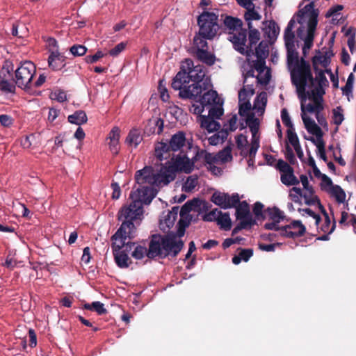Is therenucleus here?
Instances as JSON below:
<instances>
[{"label":"nucleus","instance_id":"obj_1","mask_svg":"<svg viewBox=\"0 0 356 356\" xmlns=\"http://www.w3.org/2000/svg\"><path fill=\"white\" fill-rule=\"evenodd\" d=\"M287 63L291 70V83L296 88L300 101L301 118L305 127L312 134V69L304 57L299 58L294 47H286Z\"/></svg>","mask_w":356,"mask_h":356},{"label":"nucleus","instance_id":"obj_2","mask_svg":"<svg viewBox=\"0 0 356 356\" xmlns=\"http://www.w3.org/2000/svg\"><path fill=\"white\" fill-rule=\"evenodd\" d=\"M156 195V191L151 187H139L131 191L129 198L131 202L123 205L118 211V220L122 225L111 236V241L118 238H134L137 234V227L143 218V204H149Z\"/></svg>","mask_w":356,"mask_h":356},{"label":"nucleus","instance_id":"obj_3","mask_svg":"<svg viewBox=\"0 0 356 356\" xmlns=\"http://www.w3.org/2000/svg\"><path fill=\"white\" fill-rule=\"evenodd\" d=\"M172 88L179 90V97L184 99L196 100L202 92L211 86V80L206 76L203 65H194L193 61L186 58L180 65L179 71L172 79Z\"/></svg>","mask_w":356,"mask_h":356},{"label":"nucleus","instance_id":"obj_4","mask_svg":"<svg viewBox=\"0 0 356 356\" xmlns=\"http://www.w3.org/2000/svg\"><path fill=\"white\" fill-rule=\"evenodd\" d=\"M220 35L229 33V40L232 42L234 48L241 54L246 51L245 42H247V30L243 29V22L241 19L220 14L219 16Z\"/></svg>","mask_w":356,"mask_h":356},{"label":"nucleus","instance_id":"obj_5","mask_svg":"<svg viewBox=\"0 0 356 356\" xmlns=\"http://www.w3.org/2000/svg\"><path fill=\"white\" fill-rule=\"evenodd\" d=\"M175 178L174 174L168 166L162 165L159 170L155 172L152 166H145L143 169L136 171L135 175L136 182L140 187H160L168 185ZM157 192V191L156 190Z\"/></svg>","mask_w":356,"mask_h":356},{"label":"nucleus","instance_id":"obj_6","mask_svg":"<svg viewBox=\"0 0 356 356\" xmlns=\"http://www.w3.org/2000/svg\"><path fill=\"white\" fill-rule=\"evenodd\" d=\"M297 22L300 24L297 30V35L305 41L302 53L305 57L312 47V2L298 10Z\"/></svg>","mask_w":356,"mask_h":356},{"label":"nucleus","instance_id":"obj_7","mask_svg":"<svg viewBox=\"0 0 356 356\" xmlns=\"http://www.w3.org/2000/svg\"><path fill=\"white\" fill-rule=\"evenodd\" d=\"M219 10L203 11L197 18L198 31L205 38H215L220 35Z\"/></svg>","mask_w":356,"mask_h":356},{"label":"nucleus","instance_id":"obj_8","mask_svg":"<svg viewBox=\"0 0 356 356\" xmlns=\"http://www.w3.org/2000/svg\"><path fill=\"white\" fill-rule=\"evenodd\" d=\"M186 138L184 131H179L173 134L169 140L161 141L155 147L156 158L163 161L170 156V152H183V148L186 146Z\"/></svg>","mask_w":356,"mask_h":356},{"label":"nucleus","instance_id":"obj_9","mask_svg":"<svg viewBox=\"0 0 356 356\" xmlns=\"http://www.w3.org/2000/svg\"><path fill=\"white\" fill-rule=\"evenodd\" d=\"M36 73L35 64L29 60L20 63L16 70H14L13 81L15 87L28 91L33 88V78Z\"/></svg>","mask_w":356,"mask_h":356},{"label":"nucleus","instance_id":"obj_10","mask_svg":"<svg viewBox=\"0 0 356 356\" xmlns=\"http://www.w3.org/2000/svg\"><path fill=\"white\" fill-rule=\"evenodd\" d=\"M316 204L324 217V220L322 222L320 215L313 212V219L315 220L317 232L318 233H320L321 232L323 233L321 236H318L316 240L327 241L329 239V235L334 230L336 222L334 220L333 224L332 225H330L331 221L328 213L323 206L321 204L318 196L313 195V205Z\"/></svg>","mask_w":356,"mask_h":356},{"label":"nucleus","instance_id":"obj_11","mask_svg":"<svg viewBox=\"0 0 356 356\" xmlns=\"http://www.w3.org/2000/svg\"><path fill=\"white\" fill-rule=\"evenodd\" d=\"M127 238H118L117 241H112V250L115 261L117 266L121 268H127L132 263L128 254L132 250V246L135 245L134 242H126Z\"/></svg>","mask_w":356,"mask_h":356},{"label":"nucleus","instance_id":"obj_12","mask_svg":"<svg viewBox=\"0 0 356 356\" xmlns=\"http://www.w3.org/2000/svg\"><path fill=\"white\" fill-rule=\"evenodd\" d=\"M199 152L191 160L186 154L179 152V154L174 156L172 158L173 161L172 164L168 167L172 170V172L175 174L176 172H184L185 173H191L193 170L194 163L197 160Z\"/></svg>","mask_w":356,"mask_h":356},{"label":"nucleus","instance_id":"obj_13","mask_svg":"<svg viewBox=\"0 0 356 356\" xmlns=\"http://www.w3.org/2000/svg\"><path fill=\"white\" fill-rule=\"evenodd\" d=\"M14 69L10 61H6L0 70V90L6 93H15V85L13 81Z\"/></svg>","mask_w":356,"mask_h":356},{"label":"nucleus","instance_id":"obj_14","mask_svg":"<svg viewBox=\"0 0 356 356\" xmlns=\"http://www.w3.org/2000/svg\"><path fill=\"white\" fill-rule=\"evenodd\" d=\"M211 201L220 208L227 209L236 207L239 202V195L238 193H233L230 196L228 193L216 191L212 195Z\"/></svg>","mask_w":356,"mask_h":356},{"label":"nucleus","instance_id":"obj_15","mask_svg":"<svg viewBox=\"0 0 356 356\" xmlns=\"http://www.w3.org/2000/svg\"><path fill=\"white\" fill-rule=\"evenodd\" d=\"M168 257V253H165L163 249V237L160 235L153 234L148 243L147 258L154 259L158 257L164 259Z\"/></svg>","mask_w":356,"mask_h":356},{"label":"nucleus","instance_id":"obj_16","mask_svg":"<svg viewBox=\"0 0 356 356\" xmlns=\"http://www.w3.org/2000/svg\"><path fill=\"white\" fill-rule=\"evenodd\" d=\"M305 232V227L300 221L294 220L290 224L282 227L280 235L287 238H294L302 236Z\"/></svg>","mask_w":356,"mask_h":356},{"label":"nucleus","instance_id":"obj_17","mask_svg":"<svg viewBox=\"0 0 356 356\" xmlns=\"http://www.w3.org/2000/svg\"><path fill=\"white\" fill-rule=\"evenodd\" d=\"M315 77H313V90L317 95L325 94L326 88L329 87V81L324 74L323 70L314 68Z\"/></svg>","mask_w":356,"mask_h":356},{"label":"nucleus","instance_id":"obj_18","mask_svg":"<svg viewBox=\"0 0 356 356\" xmlns=\"http://www.w3.org/2000/svg\"><path fill=\"white\" fill-rule=\"evenodd\" d=\"M184 247V242L181 240H177L175 236L163 237V249L168 256L172 254L176 257Z\"/></svg>","mask_w":356,"mask_h":356},{"label":"nucleus","instance_id":"obj_19","mask_svg":"<svg viewBox=\"0 0 356 356\" xmlns=\"http://www.w3.org/2000/svg\"><path fill=\"white\" fill-rule=\"evenodd\" d=\"M334 56L332 49L323 48L321 51H316L313 56V69L318 68L316 65L320 64L322 67H329L331 63V58Z\"/></svg>","mask_w":356,"mask_h":356},{"label":"nucleus","instance_id":"obj_20","mask_svg":"<svg viewBox=\"0 0 356 356\" xmlns=\"http://www.w3.org/2000/svg\"><path fill=\"white\" fill-rule=\"evenodd\" d=\"M66 56L58 50L52 51L48 58V64L53 70H59L65 66Z\"/></svg>","mask_w":356,"mask_h":356},{"label":"nucleus","instance_id":"obj_21","mask_svg":"<svg viewBox=\"0 0 356 356\" xmlns=\"http://www.w3.org/2000/svg\"><path fill=\"white\" fill-rule=\"evenodd\" d=\"M200 102L203 106H213L220 104V98L216 91L209 90L205 92L203 95L198 97Z\"/></svg>","mask_w":356,"mask_h":356},{"label":"nucleus","instance_id":"obj_22","mask_svg":"<svg viewBox=\"0 0 356 356\" xmlns=\"http://www.w3.org/2000/svg\"><path fill=\"white\" fill-rule=\"evenodd\" d=\"M289 196L294 202H301L303 200L305 204H312V195L307 193H303L300 188L293 187L291 189Z\"/></svg>","mask_w":356,"mask_h":356},{"label":"nucleus","instance_id":"obj_23","mask_svg":"<svg viewBox=\"0 0 356 356\" xmlns=\"http://www.w3.org/2000/svg\"><path fill=\"white\" fill-rule=\"evenodd\" d=\"M143 140V138L141 135L140 131L138 129H132L129 132L126 138L125 143L129 146H134V147H137Z\"/></svg>","mask_w":356,"mask_h":356},{"label":"nucleus","instance_id":"obj_24","mask_svg":"<svg viewBox=\"0 0 356 356\" xmlns=\"http://www.w3.org/2000/svg\"><path fill=\"white\" fill-rule=\"evenodd\" d=\"M316 136V139L313 138V143L318 148V151L325 149V142L323 139V132L318 124L313 120V136Z\"/></svg>","mask_w":356,"mask_h":356},{"label":"nucleus","instance_id":"obj_25","mask_svg":"<svg viewBox=\"0 0 356 356\" xmlns=\"http://www.w3.org/2000/svg\"><path fill=\"white\" fill-rule=\"evenodd\" d=\"M201 127L211 133L218 131L220 128V124L212 118L201 115Z\"/></svg>","mask_w":356,"mask_h":356},{"label":"nucleus","instance_id":"obj_26","mask_svg":"<svg viewBox=\"0 0 356 356\" xmlns=\"http://www.w3.org/2000/svg\"><path fill=\"white\" fill-rule=\"evenodd\" d=\"M196 57L202 63L211 66L215 63L216 56L207 49H199L195 51Z\"/></svg>","mask_w":356,"mask_h":356},{"label":"nucleus","instance_id":"obj_27","mask_svg":"<svg viewBox=\"0 0 356 356\" xmlns=\"http://www.w3.org/2000/svg\"><path fill=\"white\" fill-rule=\"evenodd\" d=\"M260 40V33L257 30H251L248 32V41L249 43L247 45L245 44L246 51L243 54L250 56L252 53V47L255 45Z\"/></svg>","mask_w":356,"mask_h":356},{"label":"nucleus","instance_id":"obj_28","mask_svg":"<svg viewBox=\"0 0 356 356\" xmlns=\"http://www.w3.org/2000/svg\"><path fill=\"white\" fill-rule=\"evenodd\" d=\"M68 122L76 125H81L87 122L88 118L85 111L79 110L70 115L67 118Z\"/></svg>","mask_w":356,"mask_h":356},{"label":"nucleus","instance_id":"obj_29","mask_svg":"<svg viewBox=\"0 0 356 356\" xmlns=\"http://www.w3.org/2000/svg\"><path fill=\"white\" fill-rule=\"evenodd\" d=\"M245 122L250 128L252 135V138H255L256 135L259 130V120L255 118L254 113H250L245 118Z\"/></svg>","mask_w":356,"mask_h":356},{"label":"nucleus","instance_id":"obj_30","mask_svg":"<svg viewBox=\"0 0 356 356\" xmlns=\"http://www.w3.org/2000/svg\"><path fill=\"white\" fill-rule=\"evenodd\" d=\"M325 94L317 95L313 90V114L319 113L324 111V99Z\"/></svg>","mask_w":356,"mask_h":356},{"label":"nucleus","instance_id":"obj_31","mask_svg":"<svg viewBox=\"0 0 356 356\" xmlns=\"http://www.w3.org/2000/svg\"><path fill=\"white\" fill-rule=\"evenodd\" d=\"M234 207L236 208V218H242L252 216L250 211L249 204L247 203L246 201H239V202L237 203V204Z\"/></svg>","mask_w":356,"mask_h":356},{"label":"nucleus","instance_id":"obj_32","mask_svg":"<svg viewBox=\"0 0 356 356\" xmlns=\"http://www.w3.org/2000/svg\"><path fill=\"white\" fill-rule=\"evenodd\" d=\"M327 193L330 196L334 197L336 201L339 204L343 203L345 202L346 197V193L339 185H334L332 186L327 192Z\"/></svg>","mask_w":356,"mask_h":356},{"label":"nucleus","instance_id":"obj_33","mask_svg":"<svg viewBox=\"0 0 356 356\" xmlns=\"http://www.w3.org/2000/svg\"><path fill=\"white\" fill-rule=\"evenodd\" d=\"M134 250L131 252V257L136 260H140L143 259L145 257H147V248L145 243L142 244H136L135 243V245L132 246V249Z\"/></svg>","mask_w":356,"mask_h":356},{"label":"nucleus","instance_id":"obj_34","mask_svg":"<svg viewBox=\"0 0 356 356\" xmlns=\"http://www.w3.org/2000/svg\"><path fill=\"white\" fill-rule=\"evenodd\" d=\"M214 38H205L198 31L193 38V45L196 50L207 49L208 48L207 40H212Z\"/></svg>","mask_w":356,"mask_h":356},{"label":"nucleus","instance_id":"obj_35","mask_svg":"<svg viewBox=\"0 0 356 356\" xmlns=\"http://www.w3.org/2000/svg\"><path fill=\"white\" fill-rule=\"evenodd\" d=\"M267 104V94L266 92H260L254 102V108L264 113Z\"/></svg>","mask_w":356,"mask_h":356},{"label":"nucleus","instance_id":"obj_36","mask_svg":"<svg viewBox=\"0 0 356 356\" xmlns=\"http://www.w3.org/2000/svg\"><path fill=\"white\" fill-rule=\"evenodd\" d=\"M264 214H267L272 221L277 223H279L281 220H283L284 218L283 212L276 207L273 209L268 208L264 211Z\"/></svg>","mask_w":356,"mask_h":356},{"label":"nucleus","instance_id":"obj_37","mask_svg":"<svg viewBox=\"0 0 356 356\" xmlns=\"http://www.w3.org/2000/svg\"><path fill=\"white\" fill-rule=\"evenodd\" d=\"M217 224L220 225V229L228 231L232 227V220L229 217V213L221 212V214L218 216Z\"/></svg>","mask_w":356,"mask_h":356},{"label":"nucleus","instance_id":"obj_38","mask_svg":"<svg viewBox=\"0 0 356 356\" xmlns=\"http://www.w3.org/2000/svg\"><path fill=\"white\" fill-rule=\"evenodd\" d=\"M83 309L96 312L99 315L107 313L103 303L99 301L92 302L91 304L86 303L83 305Z\"/></svg>","mask_w":356,"mask_h":356},{"label":"nucleus","instance_id":"obj_39","mask_svg":"<svg viewBox=\"0 0 356 356\" xmlns=\"http://www.w3.org/2000/svg\"><path fill=\"white\" fill-rule=\"evenodd\" d=\"M281 181L286 186H294L299 183L298 179L293 174V169L290 172L282 174Z\"/></svg>","mask_w":356,"mask_h":356},{"label":"nucleus","instance_id":"obj_40","mask_svg":"<svg viewBox=\"0 0 356 356\" xmlns=\"http://www.w3.org/2000/svg\"><path fill=\"white\" fill-rule=\"evenodd\" d=\"M355 82V75L353 72H351L347 79L346 85L341 88V91L343 95L347 96L348 97L352 95L353 86Z\"/></svg>","mask_w":356,"mask_h":356},{"label":"nucleus","instance_id":"obj_41","mask_svg":"<svg viewBox=\"0 0 356 356\" xmlns=\"http://www.w3.org/2000/svg\"><path fill=\"white\" fill-rule=\"evenodd\" d=\"M280 33V27L277 24L272 20L269 22L268 27L266 29V33L270 40L276 39Z\"/></svg>","mask_w":356,"mask_h":356},{"label":"nucleus","instance_id":"obj_42","mask_svg":"<svg viewBox=\"0 0 356 356\" xmlns=\"http://www.w3.org/2000/svg\"><path fill=\"white\" fill-rule=\"evenodd\" d=\"M343 109L341 106L332 110V122L337 127L341 125L344 120Z\"/></svg>","mask_w":356,"mask_h":356},{"label":"nucleus","instance_id":"obj_43","mask_svg":"<svg viewBox=\"0 0 356 356\" xmlns=\"http://www.w3.org/2000/svg\"><path fill=\"white\" fill-rule=\"evenodd\" d=\"M197 177L189 176L182 186V191L185 192H191L197 185Z\"/></svg>","mask_w":356,"mask_h":356},{"label":"nucleus","instance_id":"obj_44","mask_svg":"<svg viewBox=\"0 0 356 356\" xmlns=\"http://www.w3.org/2000/svg\"><path fill=\"white\" fill-rule=\"evenodd\" d=\"M255 55L257 58L266 59L268 56V47L264 42H261L255 48Z\"/></svg>","mask_w":356,"mask_h":356},{"label":"nucleus","instance_id":"obj_45","mask_svg":"<svg viewBox=\"0 0 356 356\" xmlns=\"http://www.w3.org/2000/svg\"><path fill=\"white\" fill-rule=\"evenodd\" d=\"M244 101L243 103L239 102L238 114L242 117L248 118V115L251 113L250 112L252 108L251 104L248 99Z\"/></svg>","mask_w":356,"mask_h":356},{"label":"nucleus","instance_id":"obj_46","mask_svg":"<svg viewBox=\"0 0 356 356\" xmlns=\"http://www.w3.org/2000/svg\"><path fill=\"white\" fill-rule=\"evenodd\" d=\"M179 207H172V210L168 212L167 216L165 218V222L168 227H170L174 224V222L177 219Z\"/></svg>","mask_w":356,"mask_h":356},{"label":"nucleus","instance_id":"obj_47","mask_svg":"<svg viewBox=\"0 0 356 356\" xmlns=\"http://www.w3.org/2000/svg\"><path fill=\"white\" fill-rule=\"evenodd\" d=\"M286 136L288 142L294 147L300 145L298 137L295 131V128L287 129Z\"/></svg>","mask_w":356,"mask_h":356},{"label":"nucleus","instance_id":"obj_48","mask_svg":"<svg viewBox=\"0 0 356 356\" xmlns=\"http://www.w3.org/2000/svg\"><path fill=\"white\" fill-rule=\"evenodd\" d=\"M321 180L320 186L323 191L327 193L334 186L332 179L326 175H323Z\"/></svg>","mask_w":356,"mask_h":356},{"label":"nucleus","instance_id":"obj_49","mask_svg":"<svg viewBox=\"0 0 356 356\" xmlns=\"http://www.w3.org/2000/svg\"><path fill=\"white\" fill-rule=\"evenodd\" d=\"M220 214H221V211H219L218 209H214L212 211H209V213H205L203 216L202 219L204 221L207 222H217Z\"/></svg>","mask_w":356,"mask_h":356},{"label":"nucleus","instance_id":"obj_50","mask_svg":"<svg viewBox=\"0 0 356 356\" xmlns=\"http://www.w3.org/2000/svg\"><path fill=\"white\" fill-rule=\"evenodd\" d=\"M70 51L74 56H81L86 54L87 48L81 44H74L70 47Z\"/></svg>","mask_w":356,"mask_h":356},{"label":"nucleus","instance_id":"obj_51","mask_svg":"<svg viewBox=\"0 0 356 356\" xmlns=\"http://www.w3.org/2000/svg\"><path fill=\"white\" fill-rule=\"evenodd\" d=\"M190 225V220L186 218H180L178 222L177 236L182 237L185 234V230L187 227Z\"/></svg>","mask_w":356,"mask_h":356},{"label":"nucleus","instance_id":"obj_52","mask_svg":"<svg viewBox=\"0 0 356 356\" xmlns=\"http://www.w3.org/2000/svg\"><path fill=\"white\" fill-rule=\"evenodd\" d=\"M245 21L259 20L261 16L254 10V7L248 8L244 15Z\"/></svg>","mask_w":356,"mask_h":356},{"label":"nucleus","instance_id":"obj_53","mask_svg":"<svg viewBox=\"0 0 356 356\" xmlns=\"http://www.w3.org/2000/svg\"><path fill=\"white\" fill-rule=\"evenodd\" d=\"M194 202H196V200L188 201L181 207L179 211L181 218H184L185 216H187L193 210L195 206Z\"/></svg>","mask_w":356,"mask_h":356},{"label":"nucleus","instance_id":"obj_54","mask_svg":"<svg viewBox=\"0 0 356 356\" xmlns=\"http://www.w3.org/2000/svg\"><path fill=\"white\" fill-rule=\"evenodd\" d=\"M281 118L283 124L287 127V129L294 128L286 108L282 109Z\"/></svg>","mask_w":356,"mask_h":356},{"label":"nucleus","instance_id":"obj_55","mask_svg":"<svg viewBox=\"0 0 356 356\" xmlns=\"http://www.w3.org/2000/svg\"><path fill=\"white\" fill-rule=\"evenodd\" d=\"M149 124H153L154 125L152 133H156L157 134H161L163 131L164 127V121L161 118H156L153 121H150Z\"/></svg>","mask_w":356,"mask_h":356},{"label":"nucleus","instance_id":"obj_56","mask_svg":"<svg viewBox=\"0 0 356 356\" xmlns=\"http://www.w3.org/2000/svg\"><path fill=\"white\" fill-rule=\"evenodd\" d=\"M259 147V142L258 139L253 138L251 144V147L247 153H244L243 155L248 157H255L257 149Z\"/></svg>","mask_w":356,"mask_h":356},{"label":"nucleus","instance_id":"obj_57","mask_svg":"<svg viewBox=\"0 0 356 356\" xmlns=\"http://www.w3.org/2000/svg\"><path fill=\"white\" fill-rule=\"evenodd\" d=\"M236 143L238 149L241 150V154H244V147L248 144L247 137L244 135L239 134L236 138Z\"/></svg>","mask_w":356,"mask_h":356},{"label":"nucleus","instance_id":"obj_58","mask_svg":"<svg viewBox=\"0 0 356 356\" xmlns=\"http://www.w3.org/2000/svg\"><path fill=\"white\" fill-rule=\"evenodd\" d=\"M264 205L259 202L254 203L253 207V213L256 218L259 220L260 218L264 219L266 218L263 213Z\"/></svg>","mask_w":356,"mask_h":356},{"label":"nucleus","instance_id":"obj_59","mask_svg":"<svg viewBox=\"0 0 356 356\" xmlns=\"http://www.w3.org/2000/svg\"><path fill=\"white\" fill-rule=\"evenodd\" d=\"M164 81L160 80L159 83L158 90L160 92V97L161 99L164 102L168 101L170 96L168 93V90L165 88V84H163Z\"/></svg>","mask_w":356,"mask_h":356},{"label":"nucleus","instance_id":"obj_60","mask_svg":"<svg viewBox=\"0 0 356 356\" xmlns=\"http://www.w3.org/2000/svg\"><path fill=\"white\" fill-rule=\"evenodd\" d=\"M294 38L295 35L293 31H284V39L285 42V46L286 47H294Z\"/></svg>","mask_w":356,"mask_h":356},{"label":"nucleus","instance_id":"obj_61","mask_svg":"<svg viewBox=\"0 0 356 356\" xmlns=\"http://www.w3.org/2000/svg\"><path fill=\"white\" fill-rule=\"evenodd\" d=\"M238 219L241 220L238 224L242 229H247L248 227H250L256 223V221L252 218V216Z\"/></svg>","mask_w":356,"mask_h":356},{"label":"nucleus","instance_id":"obj_62","mask_svg":"<svg viewBox=\"0 0 356 356\" xmlns=\"http://www.w3.org/2000/svg\"><path fill=\"white\" fill-rule=\"evenodd\" d=\"M106 54L102 51H97L94 55H88L85 58L86 62L88 63H95L100 58H103Z\"/></svg>","mask_w":356,"mask_h":356},{"label":"nucleus","instance_id":"obj_63","mask_svg":"<svg viewBox=\"0 0 356 356\" xmlns=\"http://www.w3.org/2000/svg\"><path fill=\"white\" fill-rule=\"evenodd\" d=\"M223 115V109L220 107L213 106L209 111V117L213 119H220Z\"/></svg>","mask_w":356,"mask_h":356},{"label":"nucleus","instance_id":"obj_64","mask_svg":"<svg viewBox=\"0 0 356 356\" xmlns=\"http://www.w3.org/2000/svg\"><path fill=\"white\" fill-rule=\"evenodd\" d=\"M13 118L9 115H0V124L4 127H10L13 124Z\"/></svg>","mask_w":356,"mask_h":356}]
</instances>
